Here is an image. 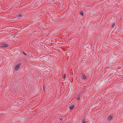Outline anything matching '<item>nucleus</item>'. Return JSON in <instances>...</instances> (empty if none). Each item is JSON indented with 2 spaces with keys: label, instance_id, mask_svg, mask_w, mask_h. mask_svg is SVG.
<instances>
[{
  "label": "nucleus",
  "instance_id": "nucleus-10",
  "mask_svg": "<svg viewBox=\"0 0 123 123\" xmlns=\"http://www.w3.org/2000/svg\"><path fill=\"white\" fill-rule=\"evenodd\" d=\"M23 54L25 55H26V54L25 53L24 51H23Z\"/></svg>",
  "mask_w": 123,
  "mask_h": 123
},
{
  "label": "nucleus",
  "instance_id": "nucleus-15",
  "mask_svg": "<svg viewBox=\"0 0 123 123\" xmlns=\"http://www.w3.org/2000/svg\"><path fill=\"white\" fill-rule=\"evenodd\" d=\"M44 87H43V88L44 90H45V89L44 88Z\"/></svg>",
  "mask_w": 123,
  "mask_h": 123
},
{
  "label": "nucleus",
  "instance_id": "nucleus-11",
  "mask_svg": "<svg viewBox=\"0 0 123 123\" xmlns=\"http://www.w3.org/2000/svg\"><path fill=\"white\" fill-rule=\"evenodd\" d=\"M65 76H66V75L65 74H64L63 75V78H64L65 79Z\"/></svg>",
  "mask_w": 123,
  "mask_h": 123
},
{
  "label": "nucleus",
  "instance_id": "nucleus-5",
  "mask_svg": "<svg viewBox=\"0 0 123 123\" xmlns=\"http://www.w3.org/2000/svg\"><path fill=\"white\" fill-rule=\"evenodd\" d=\"M19 66L18 65H16L15 67V70H18L19 68Z\"/></svg>",
  "mask_w": 123,
  "mask_h": 123
},
{
  "label": "nucleus",
  "instance_id": "nucleus-6",
  "mask_svg": "<svg viewBox=\"0 0 123 123\" xmlns=\"http://www.w3.org/2000/svg\"><path fill=\"white\" fill-rule=\"evenodd\" d=\"M63 118H62V117H60L57 118V120L59 121L60 120H61L62 119L63 120Z\"/></svg>",
  "mask_w": 123,
  "mask_h": 123
},
{
  "label": "nucleus",
  "instance_id": "nucleus-13",
  "mask_svg": "<svg viewBox=\"0 0 123 123\" xmlns=\"http://www.w3.org/2000/svg\"><path fill=\"white\" fill-rule=\"evenodd\" d=\"M18 17H21L22 16V15L21 14H19L18 16Z\"/></svg>",
  "mask_w": 123,
  "mask_h": 123
},
{
  "label": "nucleus",
  "instance_id": "nucleus-3",
  "mask_svg": "<svg viewBox=\"0 0 123 123\" xmlns=\"http://www.w3.org/2000/svg\"><path fill=\"white\" fill-rule=\"evenodd\" d=\"M74 107V104L72 105H70L69 106V109L70 110L73 109Z\"/></svg>",
  "mask_w": 123,
  "mask_h": 123
},
{
  "label": "nucleus",
  "instance_id": "nucleus-1",
  "mask_svg": "<svg viewBox=\"0 0 123 123\" xmlns=\"http://www.w3.org/2000/svg\"><path fill=\"white\" fill-rule=\"evenodd\" d=\"M9 45L6 43H3L0 44V47L1 48H6L8 47Z\"/></svg>",
  "mask_w": 123,
  "mask_h": 123
},
{
  "label": "nucleus",
  "instance_id": "nucleus-4",
  "mask_svg": "<svg viewBox=\"0 0 123 123\" xmlns=\"http://www.w3.org/2000/svg\"><path fill=\"white\" fill-rule=\"evenodd\" d=\"M112 116H109L107 118V120L109 121L112 118Z\"/></svg>",
  "mask_w": 123,
  "mask_h": 123
},
{
  "label": "nucleus",
  "instance_id": "nucleus-14",
  "mask_svg": "<svg viewBox=\"0 0 123 123\" xmlns=\"http://www.w3.org/2000/svg\"><path fill=\"white\" fill-rule=\"evenodd\" d=\"M77 100H79V97H78V98H77Z\"/></svg>",
  "mask_w": 123,
  "mask_h": 123
},
{
  "label": "nucleus",
  "instance_id": "nucleus-2",
  "mask_svg": "<svg viewBox=\"0 0 123 123\" xmlns=\"http://www.w3.org/2000/svg\"><path fill=\"white\" fill-rule=\"evenodd\" d=\"M81 78L83 80H84L86 79L85 74H84L83 73L82 74Z\"/></svg>",
  "mask_w": 123,
  "mask_h": 123
},
{
  "label": "nucleus",
  "instance_id": "nucleus-9",
  "mask_svg": "<svg viewBox=\"0 0 123 123\" xmlns=\"http://www.w3.org/2000/svg\"><path fill=\"white\" fill-rule=\"evenodd\" d=\"M81 122L82 123H86L85 120V119L83 120Z\"/></svg>",
  "mask_w": 123,
  "mask_h": 123
},
{
  "label": "nucleus",
  "instance_id": "nucleus-7",
  "mask_svg": "<svg viewBox=\"0 0 123 123\" xmlns=\"http://www.w3.org/2000/svg\"><path fill=\"white\" fill-rule=\"evenodd\" d=\"M115 25V23H113V24H112V25H111V27L112 28H113Z\"/></svg>",
  "mask_w": 123,
  "mask_h": 123
},
{
  "label": "nucleus",
  "instance_id": "nucleus-8",
  "mask_svg": "<svg viewBox=\"0 0 123 123\" xmlns=\"http://www.w3.org/2000/svg\"><path fill=\"white\" fill-rule=\"evenodd\" d=\"M80 15H81L82 16H83V12L82 11L80 13Z\"/></svg>",
  "mask_w": 123,
  "mask_h": 123
},
{
  "label": "nucleus",
  "instance_id": "nucleus-12",
  "mask_svg": "<svg viewBox=\"0 0 123 123\" xmlns=\"http://www.w3.org/2000/svg\"><path fill=\"white\" fill-rule=\"evenodd\" d=\"M21 63L20 62L18 64V65L19 66L20 65H21Z\"/></svg>",
  "mask_w": 123,
  "mask_h": 123
}]
</instances>
